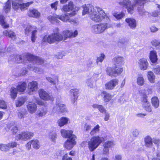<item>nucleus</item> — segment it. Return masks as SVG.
<instances>
[{
    "mask_svg": "<svg viewBox=\"0 0 160 160\" xmlns=\"http://www.w3.org/2000/svg\"><path fill=\"white\" fill-rule=\"evenodd\" d=\"M70 38H74L78 35V31L77 30H75L74 32L70 31Z\"/></svg>",
    "mask_w": 160,
    "mask_h": 160,
    "instance_id": "56",
    "label": "nucleus"
},
{
    "mask_svg": "<svg viewBox=\"0 0 160 160\" xmlns=\"http://www.w3.org/2000/svg\"><path fill=\"white\" fill-rule=\"evenodd\" d=\"M150 30L151 32H157L158 30V29L155 26H152L150 28Z\"/></svg>",
    "mask_w": 160,
    "mask_h": 160,
    "instance_id": "63",
    "label": "nucleus"
},
{
    "mask_svg": "<svg viewBox=\"0 0 160 160\" xmlns=\"http://www.w3.org/2000/svg\"><path fill=\"white\" fill-rule=\"evenodd\" d=\"M119 42L121 44L126 45L128 44L129 40L127 38H123L119 39Z\"/></svg>",
    "mask_w": 160,
    "mask_h": 160,
    "instance_id": "50",
    "label": "nucleus"
},
{
    "mask_svg": "<svg viewBox=\"0 0 160 160\" xmlns=\"http://www.w3.org/2000/svg\"><path fill=\"white\" fill-rule=\"evenodd\" d=\"M17 89L14 87H12L10 92V96L13 99H15L17 96L18 94Z\"/></svg>",
    "mask_w": 160,
    "mask_h": 160,
    "instance_id": "33",
    "label": "nucleus"
},
{
    "mask_svg": "<svg viewBox=\"0 0 160 160\" xmlns=\"http://www.w3.org/2000/svg\"><path fill=\"white\" fill-rule=\"evenodd\" d=\"M25 57L29 61L32 62L37 65L41 64L44 63V60L39 57L34 56L29 53H27L25 55Z\"/></svg>",
    "mask_w": 160,
    "mask_h": 160,
    "instance_id": "9",
    "label": "nucleus"
},
{
    "mask_svg": "<svg viewBox=\"0 0 160 160\" xmlns=\"http://www.w3.org/2000/svg\"><path fill=\"white\" fill-rule=\"evenodd\" d=\"M125 16L124 13L122 12L120 13H115L114 14V16L117 19H120L123 17Z\"/></svg>",
    "mask_w": 160,
    "mask_h": 160,
    "instance_id": "52",
    "label": "nucleus"
},
{
    "mask_svg": "<svg viewBox=\"0 0 160 160\" xmlns=\"http://www.w3.org/2000/svg\"><path fill=\"white\" fill-rule=\"evenodd\" d=\"M137 84L140 86L143 85L145 82L143 77L141 76L138 77L137 78Z\"/></svg>",
    "mask_w": 160,
    "mask_h": 160,
    "instance_id": "42",
    "label": "nucleus"
},
{
    "mask_svg": "<svg viewBox=\"0 0 160 160\" xmlns=\"http://www.w3.org/2000/svg\"><path fill=\"white\" fill-rule=\"evenodd\" d=\"M49 138L51 139L52 141L55 142L57 138V135L55 132H52L49 134Z\"/></svg>",
    "mask_w": 160,
    "mask_h": 160,
    "instance_id": "44",
    "label": "nucleus"
},
{
    "mask_svg": "<svg viewBox=\"0 0 160 160\" xmlns=\"http://www.w3.org/2000/svg\"><path fill=\"white\" fill-rule=\"evenodd\" d=\"M92 107L94 108H98L99 111L102 113H105L106 110L102 105L94 104L92 105Z\"/></svg>",
    "mask_w": 160,
    "mask_h": 160,
    "instance_id": "34",
    "label": "nucleus"
},
{
    "mask_svg": "<svg viewBox=\"0 0 160 160\" xmlns=\"http://www.w3.org/2000/svg\"><path fill=\"white\" fill-rule=\"evenodd\" d=\"M10 0H8L6 3L4 7V9L6 13L8 12L10 10L11 3ZM23 0H13L12 7L13 8L16 10H18L20 9L21 11H24L27 9L33 3V2L31 1L24 3H22Z\"/></svg>",
    "mask_w": 160,
    "mask_h": 160,
    "instance_id": "3",
    "label": "nucleus"
},
{
    "mask_svg": "<svg viewBox=\"0 0 160 160\" xmlns=\"http://www.w3.org/2000/svg\"><path fill=\"white\" fill-rule=\"evenodd\" d=\"M70 93L72 96V100L73 103L77 100L78 94V90L76 89H73L70 91Z\"/></svg>",
    "mask_w": 160,
    "mask_h": 160,
    "instance_id": "22",
    "label": "nucleus"
},
{
    "mask_svg": "<svg viewBox=\"0 0 160 160\" xmlns=\"http://www.w3.org/2000/svg\"><path fill=\"white\" fill-rule=\"evenodd\" d=\"M39 96L41 99L44 100H48L51 99V97L45 91L42 89L38 91Z\"/></svg>",
    "mask_w": 160,
    "mask_h": 160,
    "instance_id": "18",
    "label": "nucleus"
},
{
    "mask_svg": "<svg viewBox=\"0 0 160 160\" xmlns=\"http://www.w3.org/2000/svg\"><path fill=\"white\" fill-rule=\"evenodd\" d=\"M33 133L31 132H22L18 134L16 136L17 138L18 139H22L26 140L30 138L31 137H32Z\"/></svg>",
    "mask_w": 160,
    "mask_h": 160,
    "instance_id": "16",
    "label": "nucleus"
},
{
    "mask_svg": "<svg viewBox=\"0 0 160 160\" xmlns=\"http://www.w3.org/2000/svg\"><path fill=\"white\" fill-rule=\"evenodd\" d=\"M75 14V12L73 11L70 13L65 14L64 15L50 16L48 17V19L53 24L59 23L60 22L58 20V18L64 22H73L74 20L71 19L70 18L74 15Z\"/></svg>",
    "mask_w": 160,
    "mask_h": 160,
    "instance_id": "6",
    "label": "nucleus"
},
{
    "mask_svg": "<svg viewBox=\"0 0 160 160\" xmlns=\"http://www.w3.org/2000/svg\"><path fill=\"white\" fill-rule=\"evenodd\" d=\"M142 102L143 105L149 103L147 100V97L146 96H145L142 97Z\"/></svg>",
    "mask_w": 160,
    "mask_h": 160,
    "instance_id": "62",
    "label": "nucleus"
},
{
    "mask_svg": "<svg viewBox=\"0 0 160 160\" xmlns=\"http://www.w3.org/2000/svg\"><path fill=\"white\" fill-rule=\"evenodd\" d=\"M115 66V69H113L110 67H108L106 70L107 74L111 77H116L121 74L122 72L123 69L121 68H118Z\"/></svg>",
    "mask_w": 160,
    "mask_h": 160,
    "instance_id": "10",
    "label": "nucleus"
},
{
    "mask_svg": "<svg viewBox=\"0 0 160 160\" xmlns=\"http://www.w3.org/2000/svg\"><path fill=\"white\" fill-rule=\"evenodd\" d=\"M32 146L35 149H38L40 147L39 142L37 140H32L31 141Z\"/></svg>",
    "mask_w": 160,
    "mask_h": 160,
    "instance_id": "41",
    "label": "nucleus"
},
{
    "mask_svg": "<svg viewBox=\"0 0 160 160\" xmlns=\"http://www.w3.org/2000/svg\"><path fill=\"white\" fill-rule=\"evenodd\" d=\"M27 108L28 111L30 113H33L36 110L37 106L34 103H31L28 105Z\"/></svg>",
    "mask_w": 160,
    "mask_h": 160,
    "instance_id": "28",
    "label": "nucleus"
},
{
    "mask_svg": "<svg viewBox=\"0 0 160 160\" xmlns=\"http://www.w3.org/2000/svg\"><path fill=\"white\" fill-rule=\"evenodd\" d=\"M28 15L31 17L38 18L40 16V12L36 9L29 10L28 12Z\"/></svg>",
    "mask_w": 160,
    "mask_h": 160,
    "instance_id": "20",
    "label": "nucleus"
},
{
    "mask_svg": "<svg viewBox=\"0 0 160 160\" xmlns=\"http://www.w3.org/2000/svg\"><path fill=\"white\" fill-rule=\"evenodd\" d=\"M102 95L103 96V100L105 102L109 101L112 98V96L109 93L106 92H103L102 93Z\"/></svg>",
    "mask_w": 160,
    "mask_h": 160,
    "instance_id": "32",
    "label": "nucleus"
},
{
    "mask_svg": "<svg viewBox=\"0 0 160 160\" xmlns=\"http://www.w3.org/2000/svg\"><path fill=\"white\" fill-rule=\"evenodd\" d=\"M145 146L147 147H151L152 145V140L149 136H147L144 138Z\"/></svg>",
    "mask_w": 160,
    "mask_h": 160,
    "instance_id": "29",
    "label": "nucleus"
},
{
    "mask_svg": "<svg viewBox=\"0 0 160 160\" xmlns=\"http://www.w3.org/2000/svg\"><path fill=\"white\" fill-rule=\"evenodd\" d=\"M148 0H135L133 5H131V2L129 0H124L122 2H119V4L120 5L125 7L127 9L128 12L131 14L133 13L134 7L136 6L138 7L139 14L143 15L146 12L145 10L143 8V6Z\"/></svg>",
    "mask_w": 160,
    "mask_h": 160,
    "instance_id": "1",
    "label": "nucleus"
},
{
    "mask_svg": "<svg viewBox=\"0 0 160 160\" xmlns=\"http://www.w3.org/2000/svg\"><path fill=\"white\" fill-rule=\"evenodd\" d=\"M3 35L8 36L11 38L12 40H15L16 38V35L15 33L11 30H5L3 32Z\"/></svg>",
    "mask_w": 160,
    "mask_h": 160,
    "instance_id": "24",
    "label": "nucleus"
},
{
    "mask_svg": "<svg viewBox=\"0 0 160 160\" xmlns=\"http://www.w3.org/2000/svg\"><path fill=\"white\" fill-rule=\"evenodd\" d=\"M138 64L139 68L142 70H147L149 65L147 60L144 58L139 59L138 61Z\"/></svg>",
    "mask_w": 160,
    "mask_h": 160,
    "instance_id": "14",
    "label": "nucleus"
},
{
    "mask_svg": "<svg viewBox=\"0 0 160 160\" xmlns=\"http://www.w3.org/2000/svg\"><path fill=\"white\" fill-rule=\"evenodd\" d=\"M157 158H153L152 159V160H160V153L159 152H157L156 153Z\"/></svg>",
    "mask_w": 160,
    "mask_h": 160,
    "instance_id": "64",
    "label": "nucleus"
},
{
    "mask_svg": "<svg viewBox=\"0 0 160 160\" xmlns=\"http://www.w3.org/2000/svg\"><path fill=\"white\" fill-rule=\"evenodd\" d=\"M46 79L50 83L55 85L56 84L57 81H58V78L57 76H55L53 78L49 77H46Z\"/></svg>",
    "mask_w": 160,
    "mask_h": 160,
    "instance_id": "38",
    "label": "nucleus"
},
{
    "mask_svg": "<svg viewBox=\"0 0 160 160\" xmlns=\"http://www.w3.org/2000/svg\"><path fill=\"white\" fill-rule=\"evenodd\" d=\"M125 21L131 29L134 30L136 28L137 22L134 19L132 18H127L126 19Z\"/></svg>",
    "mask_w": 160,
    "mask_h": 160,
    "instance_id": "17",
    "label": "nucleus"
},
{
    "mask_svg": "<svg viewBox=\"0 0 160 160\" xmlns=\"http://www.w3.org/2000/svg\"><path fill=\"white\" fill-rule=\"evenodd\" d=\"M118 83V80L117 79H113L110 81L105 84L106 89L112 90Z\"/></svg>",
    "mask_w": 160,
    "mask_h": 160,
    "instance_id": "15",
    "label": "nucleus"
},
{
    "mask_svg": "<svg viewBox=\"0 0 160 160\" xmlns=\"http://www.w3.org/2000/svg\"><path fill=\"white\" fill-rule=\"evenodd\" d=\"M150 59L152 63H154L157 62L158 58L156 51H154L150 52Z\"/></svg>",
    "mask_w": 160,
    "mask_h": 160,
    "instance_id": "31",
    "label": "nucleus"
},
{
    "mask_svg": "<svg viewBox=\"0 0 160 160\" xmlns=\"http://www.w3.org/2000/svg\"><path fill=\"white\" fill-rule=\"evenodd\" d=\"M37 33V30H34L32 32V36L31 37V40L32 42H34L36 40L37 37L36 36Z\"/></svg>",
    "mask_w": 160,
    "mask_h": 160,
    "instance_id": "53",
    "label": "nucleus"
},
{
    "mask_svg": "<svg viewBox=\"0 0 160 160\" xmlns=\"http://www.w3.org/2000/svg\"><path fill=\"white\" fill-rule=\"evenodd\" d=\"M25 101V99L23 97L19 98L16 102L17 107H19L22 105Z\"/></svg>",
    "mask_w": 160,
    "mask_h": 160,
    "instance_id": "36",
    "label": "nucleus"
},
{
    "mask_svg": "<svg viewBox=\"0 0 160 160\" xmlns=\"http://www.w3.org/2000/svg\"><path fill=\"white\" fill-rule=\"evenodd\" d=\"M32 27L30 25H28L25 29V33L26 34H28L31 30Z\"/></svg>",
    "mask_w": 160,
    "mask_h": 160,
    "instance_id": "60",
    "label": "nucleus"
},
{
    "mask_svg": "<svg viewBox=\"0 0 160 160\" xmlns=\"http://www.w3.org/2000/svg\"><path fill=\"white\" fill-rule=\"evenodd\" d=\"M102 137L97 135L93 137L88 142V147L90 151H93L96 149L104 140Z\"/></svg>",
    "mask_w": 160,
    "mask_h": 160,
    "instance_id": "7",
    "label": "nucleus"
},
{
    "mask_svg": "<svg viewBox=\"0 0 160 160\" xmlns=\"http://www.w3.org/2000/svg\"><path fill=\"white\" fill-rule=\"evenodd\" d=\"M8 128L11 129L13 134H15L18 131V128L15 125H12V124L10 123L8 126Z\"/></svg>",
    "mask_w": 160,
    "mask_h": 160,
    "instance_id": "37",
    "label": "nucleus"
},
{
    "mask_svg": "<svg viewBox=\"0 0 160 160\" xmlns=\"http://www.w3.org/2000/svg\"><path fill=\"white\" fill-rule=\"evenodd\" d=\"M28 88L29 91L33 92L38 89V83L36 81H32L30 82L28 84Z\"/></svg>",
    "mask_w": 160,
    "mask_h": 160,
    "instance_id": "19",
    "label": "nucleus"
},
{
    "mask_svg": "<svg viewBox=\"0 0 160 160\" xmlns=\"http://www.w3.org/2000/svg\"><path fill=\"white\" fill-rule=\"evenodd\" d=\"M0 149L2 151H7L9 150L8 144H0Z\"/></svg>",
    "mask_w": 160,
    "mask_h": 160,
    "instance_id": "45",
    "label": "nucleus"
},
{
    "mask_svg": "<svg viewBox=\"0 0 160 160\" xmlns=\"http://www.w3.org/2000/svg\"><path fill=\"white\" fill-rule=\"evenodd\" d=\"M47 113L46 108L45 107H41L36 113V115L38 117H42L45 116Z\"/></svg>",
    "mask_w": 160,
    "mask_h": 160,
    "instance_id": "23",
    "label": "nucleus"
},
{
    "mask_svg": "<svg viewBox=\"0 0 160 160\" xmlns=\"http://www.w3.org/2000/svg\"><path fill=\"white\" fill-rule=\"evenodd\" d=\"M69 119L67 118L63 117L58 120L57 122L59 126L62 127L68 123Z\"/></svg>",
    "mask_w": 160,
    "mask_h": 160,
    "instance_id": "26",
    "label": "nucleus"
},
{
    "mask_svg": "<svg viewBox=\"0 0 160 160\" xmlns=\"http://www.w3.org/2000/svg\"><path fill=\"white\" fill-rule=\"evenodd\" d=\"M58 3V1H56L55 2L53 3H52L51 4V6L52 9H54L55 10H56L57 9V6Z\"/></svg>",
    "mask_w": 160,
    "mask_h": 160,
    "instance_id": "59",
    "label": "nucleus"
},
{
    "mask_svg": "<svg viewBox=\"0 0 160 160\" xmlns=\"http://www.w3.org/2000/svg\"><path fill=\"white\" fill-rule=\"evenodd\" d=\"M152 105L155 108L158 107L159 105V101L157 97H154L152 99Z\"/></svg>",
    "mask_w": 160,
    "mask_h": 160,
    "instance_id": "35",
    "label": "nucleus"
},
{
    "mask_svg": "<svg viewBox=\"0 0 160 160\" xmlns=\"http://www.w3.org/2000/svg\"><path fill=\"white\" fill-rule=\"evenodd\" d=\"M22 57H23L22 55H17L15 56V62L17 63H19L23 62L22 59Z\"/></svg>",
    "mask_w": 160,
    "mask_h": 160,
    "instance_id": "48",
    "label": "nucleus"
},
{
    "mask_svg": "<svg viewBox=\"0 0 160 160\" xmlns=\"http://www.w3.org/2000/svg\"><path fill=\"white\" fill-rule=\"evenodd\" d=\"M151 43L153 46L155 47L159 46L158 48V49H160V41L159 40L154 39L152 41Z\"/></svg>",
    "mask_w": 160,
    "mask_h": 160,
    "instance_id": "49",
    "label": "nucleus"
},
{
    "mask_svg": "<svg viewBox=\"0 0 160 160\" xmlns=\"http://www.w3.org/2000/svg\"><path fill=\"white\" fill-rule=\"evenodd\" d=\"M60 101L59 100L58 101L57 99L56 105L53 108V111L58 112H63L66 111V108L65 105L62 104Z\"/></svg>",
    "mask_w": 160,
    "mask_h": 160,
    "instance_id": "12",
    "label": "nucleus"
},
{
    "mask_svg": "<svg viewBox=\"0 0 160 160\" xmlns=\"http://www.w3.org/2000/svg\"><path fill=\"white\" fill-rule=\"evenodd\" d=\"M147 77L148 81L151 83L155 82V75L151 71H149L147 72Z\"/></svg>",
    "mask_w": 160,
    "mask_h": 160,
    "instance_id": "27",
    "label": "nucleus"
},
{
    "mask_svg": "<svg viewBox=\"0 0 160 160\" xmlns=\"http://www.w3.org/2000/svg\"><path fill=\"white\" fill-rule=\"evenodd\" d=\"M28 68L30 70L34 71L36 73H39L40 72V70L39 68L35 67L31 64L28 65Z\"/></svg>",
    "mask_w": 160,
    "mask_h": 160,
    "instance_id": "46",
    "label": "nucleus"
},
{
    "mask_svg": "<svg viewBox=\"0 0 160 160\" xmlns=\"http://www.w3.org/2000/svg\"><path fill=\"white\" fill-rule=\"evenodd\" d=\"M96 9L97 10L90 14V17L91 19L96 22L103 21L106 22H109L110 19L103 9L98 6L96 7Z\"/></svg>",
    "mask_w": 160,
    "mask_h": 160,
    "instance_id": "5",
    "label": "nucleus"
},
{
    "mask_svg": "<svg viewBox=\"0 0 160 160\" xmlns=\"http://www.w3.org/2000/svg\"><path fill=\"white\" fill-rule=\"evenodd\" d=\"M0 23L1 26L4 28H8L9 26L5 21V18L2 15H0Z\"/></svg>",
    "mask_w": 160,
    "mask_h": 160,
    "instance_id": "25",
    "label": "nucleus"
},
{
    "mask_svg": "<svg viewBox=\"0 0 160 160\" xmlns=\"http://www.w3.org/2000/svg\"><path fill=\"white\" fill-rule=\"evenodd\" d=\"M100 126L98 125H96L91 130L90 133V134L91 136L96 134L98 132L100 131Z\"/></svg>",
    "mask_w": 160,
    "mask_h": 160,
    "instance_id": "40",
    "label": "nucleus"
},
{
    "mask_svg": "<svg viewBox=\"0 0 160 160\" xmlns=\"http://www.w3.org/2000/svg\"><path fill=\"white\" fill-rule=\"evenodd\" d=\"M7 107L6 102L4 100L0 99V108L5 109Z\"/></svg>",
    "mask_w": 160,
    "mask_h": 160,
    "instance_id": "55",
    "label": "nucleus"
},
{
    "mask_svg": "<svg viewBox=\"0 0 160 160\" xmlns=\"http://www.w3.org/2000/svg\"><path fill=\"white\" fill-rule=\"evenodd\" d=\"M93 81L92 78L87 80L86 84L87 86L90 88H92L93 86Z\"/></svg>",
    "mask_w": 160,
    "mask_h": 160,
    "instance_id": "47",
    "label": "nucleus"
},
{
    "mask_svg": "<svg viewBox=\"0 0 160 160\" xmlns=\"http://www.w3.org/2000/svg\"><path fill=\"white\" fill-rule=\"evenodd\" d=\"M8 144L9 149L10 148H13L16 147L17 145V143L15 142H11L8 143Z\"/></svg>",
    "mask_w": 160,
    "mask_h": 160,
    "instance_id": "58",
    "label": "nucleus"
},
{
    "mask_svg": "<svg viewBox=\"0 0 160 160\" xmlns=\"http://www.w3.org/2000/svg\"><path fill=\"white\" fill-rule=\"evenodd\" d=\"M153 71L156 75H160V66L159 65H155L153 67Z\"/></svg>",
    "mask_w": 160,
    "mask_h": 160,
    "instance_id": "43",
    "label": "nucleus"
},
{
    "mask_svg": "<svg viewBox=\"0 0 160 160\" xmlns=\"http://www.w3.org/2000/svg\"><path fill=\"white\" fill-rule=\"evenodd\" d=\"M26 114V112L25 109H22L19 112L18 114V117L20 119L23 118V116Z\"/></svg>",
    "mask_w": 160,
    "mask_h": 160,
    "instance_id": "51",
    "label": "nucleus"
},
{
    "mask_svg": "<svg viewBox=\"0 0 160 160\" xmlns=\"http://www.w3.org/2000/svg\"><path fill=\"white\" fill-rule=\"evenodd\" d=\"M73 2L70 1L69 2L68 4L64 5L61 9L62 11L67 12L66 14L72 12L73 11L75 12V14L76 12L75 10H73Z\"/></svg>",
    "mask_w": 160,
    "mask_h": 160,
    "instance_id": "13",
    "label": "nucleus"
},
{
    "mask_svg": "<svg viewBox=\"0 0 160 160\" xmlns=\"http://www.w3.org/2000/svg\"><path fill=\"white\" fill-rule=\"evenodd\" d=\"M70 31L66 30L63 31L62 36L59 33L58 28H55L53 30V33L50 34L48 36H45L42 39L43 42H47L50 44L55 42H59L62 40L63 38L65 40L68 38H70Z\"/></svg>",
    "mask_w": 160,
    "mask_h": 160,
    "instance_id": "2",
    "label": "nucleus"
},
{
    "mask_svg": "<svg viewBox=\"0 0 160 160\" xmlns=\"http://www.w3.org/2000/svg\"><path fill=\"white\" fill-rule=\"evenodd\" d=\"M108 23L105 22L104 23L92 25L91 28L92 32L96 34H100L103 32L107 28V24Z\"/></svg>",
    "mask_w": 160,
    "mask_h": 160,
    "instance_id": "8",
    "label": "nucleus"
},
{
    "mask_svg": "<svg viewBox=\"0 0 160 160\" xmlns=\"http://www.w3.org/2000/svg\"><path fill=\"white\" fill-rule=\"evenodd\" d=\"M115 145L113 141H108L104 142L103 144V147H105L108 148H111L113 147Z\"/></svg>",
    "mask_w": 160,
    "mask_h": 160,
    "instance_id": "39",
    "label": "nucleus"
},
{
    "mask_svg": "<svg viewBox=\"0 0 160 160\" xmlns=\"http://www.w3.org/2000/svg\"><path fill=\"white\" fill-rule=\"evenodd\" d=\"M83 7V8L82 12L83 15L90 13V14H92L93 12H95L96 10H97V9H96V7L94 8L93 6L90 4L84 5Z\"/></svg>",
    "mask_w": 160,
    "mask_h": 160,
    "instance_id": "11",
    "label": "nucleus"
},
{
    "mask_svg": "<svg viewBox=\"0 0 160 160\" xmlns=\"http://www.w3.org/2000/svg\"><path fill=\"white\" fill-rule=\"evenodd\" d=\"M143 106L146 111L150 112L152 111L151 108L149 103Z\"/></svg>",
    "mask_w": 160,
    "mask_h": 160,
    "instance_id": "54",
    "label": "nucleus"
},
{
    "mask_svg": "<svg viewBox=\"0 0 160 160\" xmlns=\"http://www.w3.org/2000/svg\"><path fill=\"white\" fill-rule=\"evenodd\" d=\"M26 87L27 84L24 82L19 84L16 88L18 91L22 92H24L26 90Z\"/></svg>",
    "mask_w": 160,
    "mask_h": 160,
    "instance_id": "30",
    "label": "nucleus"
},
{
    "mask_svg": "<svg viewBox=\"0 0 160 160\" xmlns=\"http://www.w3.org/2000/svg\"><path fill=\"white\" fill-rule=\"evenodd\" d=\"M105 56L104 54H101L100 56L98 57L97 60V62L98 63V62H102L103 59H104Z\"/></svg>",
    "mask_w": 160,
    "mask_h": 160,
    "instance_id": "57",
    "label": "nucleus"
},
{
    "mask_svg": "<svg viewBox=\"0 0 160 160\" xmlns=\"http://www.w3.org/2000/svg\"><path fill=\"white\" fill-rule=\"evenodd\" d=\"M124 58L122 57H118L113 58L112 61L115 66H120L123 64Z\"/></svg>",
    "mask_w": 160,
    "mask_h": 160,
    "instance_id": "21",
    "label": "nucleus"
},
{
    "mask_svg": "<svg viewBox=\"0 0 160 160\" xmlns=\"http://www.w3.org/2000/svg\"><path fill=\"white\" fill-rule=\"evenodd\" d=\"M60 132L63 138H68L64 144L65 148L68 150L71 149L76 144V136L72 134V130L61 129Z\"/></svg>",
    "mask_w": 160,
    "mask_h": 160,
    "instance_id": "4",
    "label": "nucleus"
},
{
    "mask_svg": "<svg viewBox=\"0 0 160 160\" xmlns=\"http://www.w3.org/2000/svg\"><path fill=\"white\" fill-rule=\"evenodd\" d=\"M34 102H36L38 105H40L45 106L46 105V104L40 100H38L36 99L35 101H34Z\"/></svg>",
    "mask_w": 160,
    "mask_h": 160,
    "instance_id": "61",
    "label": "nucleus"
}]
</instances>
